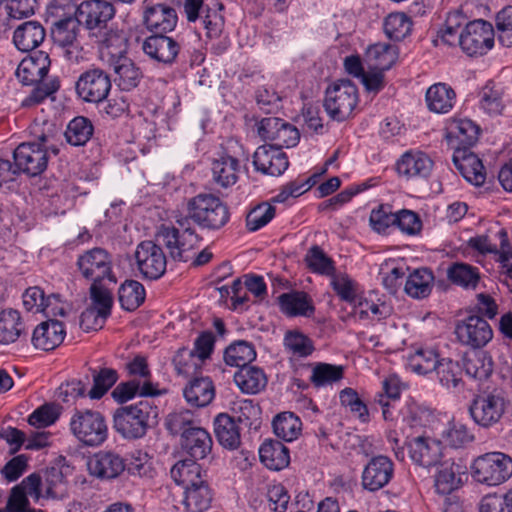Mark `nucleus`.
I'll return each instance as SVG.
<instances>
[{"instance_id": "4be33fe9", "label": "nucleus", "mask_w": 512, "mask_h": 512, "mask_svg": "<svg viewBox=\"0 0 512 512\" xmlns=\"http://www.w3.org/2000/svg\"><path fill=\"white\" fill-rule=\"evenodd\" d=\"M253 165L262 174L280 176L287 170L289 161L286 153L279 147L262 145L254 152Z\"/></svg>"}, {"instance_id": "6e6d98bb", "label": "nucleus", "mask_w": 512, "mask_h": 512, "mask_svg": "<svg viewBox=\"0 0 512 512\" xmlns=\"http://www.w3.org/2000/svg\"><path fill=\"white\" fill-rule=\"evenodd\" d=\"M106 283H91L89 287L91 305L89 307L95 309L103 316L110 317L114 298L111 289L107 287Z\"/></svg>"}, {"instance_id": "de8ad7c7", "label": "nucleus", "mask_w": 512, "mask_h": 512, "mask_svg": "<svg viewBox=\"0 0 512 512\" xmlns=\"http://www.w3.org/2000/svg\"><path fill=\"white\" fill-rule=\"evenodd\" d=\"M146 291L144 286L137 280L127 279L118 289V301L122 309L134 311L145 301Z\"/></svg>"}, {"instance_id": "0eeeda50", "label": "nucleus", "mask_w": 512, "mask_h": 512, "mask_svg": "<svg viewBox=\"0 0 512 512\" xmlns=\"http://www.w3.org/2000/svg\"><path fill=\"white\" fill-rule=\"evenodd\" d=\"M358 101L357 86L349 79H339L326 88L323 106L332 120L343 122L352 116Z\"/></svg>"}, {"instance_id": "a211bd4d", "label": "nucleus", "mask_w": 512, "mask_h": 512, "mask_svg": "<svg viewBox=\"0 0 512 512\" xmlns=\"http://www.w3.org/2000/svg\"><path fill=\"white\" fill-rule=\"evenodd\" d=\"M394 476V463L385 455L372 457L365 465L362 475V487L370 492H376L387 486Z\"/></svg>"}, {"instance_id": "1a4fd4ad", "label": "nucleus", "mask_w": 512, "mask_h": 512, "mask_svg": "<svg viewBox=\"0 0 512 512\" xmlns=\"http://www.w3.org/2000/svg\"><path fill=\"white\" fill-rule=\"evenodd\" d=\"M473 478L487 486H499L512 476V458L494 451L478 456L471 466Z\"/></svg>"}, {"instance_id": "f704fd0d", "label": "nucleus", "mask_w": 512, "mask_h": 512, "mask_svg": "<svg viewBox=\"0 0 512 512\" xmlns=\"http://www.w3.org/2000/svg\"><path fill=\"white\" fill-rule=\"evenodd\" d=\"M214 433L219 444L228 450H235L241 444L239 426L227 413L218 414L213 422Z\"/></svg>"}, {"instance_id": "864d4df0", "label": "nucleus", "mask_w": 512, "mask_h": 512, "mask_svg": "<svg viewBox=\"0 0 512 512\" xmlns=\"http://www.w3.org/2000/svg\"><path fill=\"white\" fill-rule=\"evenodd\" d=\"M435 475L434 487L438 494L450 495L459 488L461 479L456 476L454 463L440 462Z\"/></svg>"}, {"instance_id": "e2e57ef3", "label": "nucleus", "mask_w": 512, "mask_h": 512, "mask_svg": "<svg viewBox=\"0 0 512 512\" xmlns=\"http://www.w3.org/2000/svg\"><path fill=\"white\" fill-rule=\"evenodd\" d=\"M343 367L329 363H316L310 377L315 387H322L337 382L343 378Z\"/></svg>"}, {"instance_id": "37998d69", "label": "nucleus", "mask_w": 512, "mask_h": 512, "mask_svg": "<svg viewBox=\"0 0 512 512\" xmlns=\"http://www.w3.org/2000/svg\"><path fill=\"white\" fill-rule=\"evenodd\" d=\"M197 461L192 458L178 461L170 470L173 481L186 489L205 479Z\"/></svg>"}, {"instance_id": "4c0bfd02", "label": "nucleus", "mask_w": 512, "mask_h": 512, "mask_svg": "<svg viewBox=\"0 0 512 512\" xmlns=\"http://www.w3.org/2000/svg\"><path fill=\"white\" fill-rule=\"evenodd\" d=\"M184 490L183 505L187 512H205L211 507L213 493L206 479Z\"/></svg>"}, {"instance_id": "49530a36", "label": "nucleus", "mask_w": 512, "mask_h": 512, "mask_svg": "<svg viewBox=\"0 0 512 512\" xmlns=\"http://www.w3.org/2000/svg\"><path fill=\"white\" fill-rule=\"evenodd\" d=\"M24 325L17 310L5 309L0 312V344L9 345L18 340Z\"/></svg>"}, {"instance_id": "6e6552de", "label": "nucleus", "mask_w": 512, "mask_h": 512, "mask_svg": "<svg viewBox=\"0 0 512 512\" xmlns=\"http://www.w3.org/2000/svg\"><path fill=\"white\" fill-rule=\"evenodd\" d=\"M69 428L74 437L87 447L100 446L108 437L105 417L96 410H75L70 419Z\"/></svg>"}, {"instance_id": "4d7b16f0", "label": "nucleus", "mask_w": 512, "mask_h": 512, "mask_svg": "<svg viewBox=\"0 0 512 512\" xmlns=\"http://www.w3.org/2000/svg\"><path fill=\"white\" fill-rule=\"evenodd\" d=\"M441 359L438 353L431 348H420L409 357V366L418 374H428L435 371Z\"/></svg>"}, {"instance_id": "bb28decb", "label": "nucleus", "mask_w": 512, "mask_h": 512, "mask_svg": "<svg viewBox=\"0 0 512 512\" xmlns=\"http://www.w3.org/2000/svg\"><path fill=\"white\" fill-rule=\"evenodd\" d=\"M452 160L463 177L476 186L485 182V167L481 159L469 149H455Z\"/></svg>"}, {"instance_id": "393cba45", "label": "nucleus", "mask_w": 512, "mask_h": 512, "mask_svg": "<svg viewBox=\"0 0 512 512\" xmlns=\"http://www.w3.org/2000/svg\"><path fill=\"white\" fill-rule=\"evenodd\" d=\"M212 180L221 187L228 188L235 185L239 179L240 161L236 155L222 151L211 163Z\"/></svg>"}, {"instance_id": "c03bdc74", "label": "nucleus", "mask_w": 512, "mask_h": 512, "mask_svg": "<svg viewBox=\"0 0 512 512\" xmlns=\"http://www.w3.org/2000/svg\"><path fill=\"white\" fill-rule=\"evenodd\" d=\"M434 282V275L428 268L414 270L406 279L404 290L407 295L415 299L427 297Z\"/></svg>"}, {"instance_id": "20e7f679", "label": "nucleus", "mask_w": 512, "mask_h": 512, "mask_svg": "<svg viewBox=\"0 0 512 512\" xmlns=\"http://www.w3.org/2000/svg\"><path fill=\"white\" fill-rule=\"evenodd\" d=\"M165 424L172 435L180 436L181 449L190 458L202 460L212 452V437L199 425L192 411L183 409L170 413Z\"/></svg>"}, {"instance_id": "ea45409f", "label": "nucleus", "mask_w": 512, "mask_h": 512, "mask_svg": "<svg viewBox=\"0 0 512 512\" xmlns=\"http://www.w3.org/2000/svg\"><path fill=\"white\" fill-rule=\"evenodd\" d=\"M479 127L470 119H453L448 127L447 136L455 141V149H469L478 139Z\"/></svg>"}, {"instance_id": "b1692460", "label": "nucleus", "mask_w": 512, "mask_h": 512, "mask_svg": "<svg viewBox=\"0 0 512 512\" xmlns=\"http://www.w3.org/2000/svg\"><path fill=\"white\" fill-rule=\"evenodd\" d=\"M143 22L153 34H167L175 29L178 15L173 7L166 4L149 5L147 3Z\"/></svg>"}, {"instance_id": "e433bc0d", "label": "nucleus", "mask_w": 512, "mask_h": 512, "mask_svg": "<svg viewBox=\"0 0 512 512\" xmlns=\"http://www.w3.org/2000/svg\"><path fill=\"white\" fill-rule=\"evenodd\" d=\"M260 461L268 469L279 471L290 463L289 449L279 440H266L259 448Z\"/></svg>"}, {"instance_id": "0e129e2a", "label": "nucleus", "mask_w": 512, "mask_h": 512, "mask_svg": "<svg viewBox=\"0 0 512 512\" xmlns=\"http://www.w3.org/2000/svg\"><path fill=\"white\" fill-rule=\"evenodd\" d=\"M305 261L309 269L315 273L327 276L335 274L333 260L318 245H314L308 250Z\"/></svg>"}, {"instance_id": "09e8293b", "label": "nucleus", "mask_w": 512, "mask_h": 512, "mask_svg": "<svg viewBox=\"0 0 512 512\" xmlns=\"http://www.w3.org/2000/svg\"><path fill=\"white\" fill-rule=\"evenodd\" d=\"M93 385L87 392L92 400L101 399L118 381L119 374L116 369L109 367L91 368Z\"/></svg>"}, {"instance_id": "ddd939ff", "label": "nucleus", "mask_w": 512, "mask_h": 512, "mask_svg": "<svg viewBox=\"0 0 512 512\" xmlns=\"http://www.w3.org/2000/svg\"><path fill=\"white\" fill-rule=\"evenodd\" d=\"M115 13V7L109 0H84L79 4L78 22L91 39L112 26Z\"/></svg>"}, {"instance_id": "473e14b6", "label": "nucleus", "mask_w": 512, "mask_h": 512, "mask_svg": "<svg viewBox=\"0 0 512 512\" xmlns=\"http://www.w3.org/2000/svg\"><path fill=\"white\" fill-rule=\"evenodd\" d=\"M124 369L130 379L139 381L141 384H143L142 395H160V392L152 382V373L146 356L142 354L135 355L132 359L125 363Z\"/></svg>"}, {"instance_id": "c756f323", "label": "nucleus", "mask_w": 512, "mask_h": 512, "mask_svg": "<svg viewBox=\"0 0 512 512\" xmlns=\"http://www.w3.org/2000/svg\"><path fill=\"white\" fill-rule=\"evenodd\" d=\"M46 31L38 21H26L13 34V43L22 52H31L42 44Z\"/></svg>"}, {"instance_id": "69168bd1", "label": "nucleus", "mask_w": 512, "mask_h": 512, "mask_svg": "<svg viewBox=\"0 0 512 512\" xmlns=\"http://www.w3.org/2000/svg\"><path fill=\"white\" fill-rule=\"evenodd\" d=\"M339 398L341 405L348 408L361 422L366 423L369 421L367 405L361 400L356 390L349 387L345 388L340 392Z\"/></svg>"}, {"instance_id": "aec40b11", "label": "nucleus", "mask_w": 512, "mask_h": 512, "mask_svg": "<svg viewBox=\"0 0 512 512\" xmlns=\"http://www.w3.org/2000/svg\"><path fill=\"white\" fill-rule=\"evenodd\" d=\"M38 501L42 497V479L38 473H32L25 477L18 485L11 489L7 501L9 512H28L29 499Z\"/></svg>"}, {"instance_id": "5fc2aeb1", "label": "nucleus", "mask_w": 512, "mask_h": 512, "mask_svg": "<svg viewBox=\"0 0 512 512\" xmlns=\"http://www.w3.org/2000/svg\"><path fill=\"white\" fill-rule=\"evenodd\" d=\"M331 286L340 300L356 305L360 298V286L349 275L345 273L332 275Z\"/></svg>"}, {"instance_id": "f03ea898", "label": "nucleus", "mask_w": 512, "mask_h": 512, "mask_svg": "<svg viewBox=\"0 0 512 512\" xmlns=\"http://www.w3.org/2000/svg\"><path fill=\"white\" fill-rule=\"evenodd\" d=\"M56 130L51 123H34L30 126V134L38 142H23L13 153L16 170L30 177L42 174L48 166V151L57 155L59 149L53 144Z\"/></svg>"}, {"instance_id": "cd10ccee", "label": "nucleus", "mask_w": 512, "mask_h": 512, "mask_svg": "<svg viewBox=\"0 0 512 512\" xmlns=\"http://www.w3.org/2000/svg\"><path fill=\"white\" fill-rule=\"evenodd\" d=\"M66 331L62 322L48 320L39 324L33 331L32 343L36 349L50 351L64 340Z\"/></svg>"}, {"instance_id": "052dcab7", "label": "nucleus", "mask_w": 512, "mask_h": 512, "mask_svg": "<svg viewBox=\"0 0 512 512\" xmlns=\"http://www.w3.org/2000/svg\"><path fill=\"white\" fill-rule=\"evenodd\" d=\"M469 20L460 10L449 12L441 30V40L448 46L456 47L460 31Z\"/></svg>"}, {"instance_id": "9d476101", "label": "nucleus", "mask_w": 512, "mask_h": 512, "mask_svg": "<svg viewBox=\"0 0 512 512\" xmlns=\"http://www.w3.org/2000/svg\"><path fill=\"white\" fill-rule=\"evenodd\" d=\"M495 44L493 25L484 20L468 21L460 31L456 46L468 57L477 58L486 55Z\"/></svg>"}, {"instance_id": "72a5a7b5", "label": "nucleus", "mask_w": 512, "mask_h": 512, "mask_svg": "<svg viewBox=\"0 0 512 512\" xmlns=\"http://www.w3.org/2000/svg\"><path fill=\"white\" fill-rule=\"evenodd\" d=\"M109 67L114 71V81L122 91L135 89L143 78L142 70L128 56L110 64Z\"/></svg>"}, {"instance_id": "2eb2a0df", "label": "nucleus", "mask_w": 512, "mask_h": 512, "mask_svg": "<svg viewBox=\"0 0 512 512\" xmlns=\"http://www.w3.org/2000/svg\"><path fill=\"white\" fill-rule=\"evenodd\" d=\"M454 333L457 340L465 346L480 350L493 338L490 324L477 314H469L455 324Z\"/></svg>"}, {"instance_id": "39448f33", "label": "nucleus", "mask_w": 512, "mask_h": 512, "mask_svg": "<svg viewBox=\"0 0 512 512\" xmlns=\"http://www.w3.org/2000/svg\"><path fill=\"white\" fill-rule=\"evenodd\" d=\"M157 416V406L149 400H141L118 407L113 413V428L125 439H141L156 424Z\"/></svg>"}, {"instance_id": "423d86ee", "label": "nucleus", "mask_w": 512, "mask_h": 512, "mask_svg": "<svg viewBox=\"0 0 512 512\" xmlns=\"http://www.w3.org/2000/svg\"><path fill=\"white\" fill-rule=\"evenodd\" d=\"M508 407V400L499 388L479 389L472 397L468 412L477 426L490 429L501 423Z\"/></svg>"}, {"instance_id": "6ab92c4d", "label": "nucleus", "mask_w": 512, "mask_h": 512, "mask_svg": "<svg viewBox=\"0 0 512 512\" xmlns=\"http://www.w3.org/2000/svg\"><path fill=\"white\" fill-rule=\"evenodd\" d=\"M142 50L151 60L172 65L177 62L181 46L178 41L166 34H152L143 40Z\"/></svg>"}, {"instance_id": "bf43d9fd", "label": "nucleus", "mask_w": 512, "mask_h": 512, "mask_svg": "<svg viewBox=\"0 0 512 512\" xmlns=\"http://www.w3.org/2000/svg\"><path fill=\"white\" fill-rule=\"evenodd\" d=\"M284 345L292 356L298 358L308 357L315 350L312 339L299 331H288L284 337Z\"/></svg>"}, {"instance_id": "680f3d73", "label": "nucleus", "mask_w": 512, "mask_h": 512, "mask_svg": "<svg viewBox=\"0 0 512 512\" xmlns=\"http://www.w3.org/2000/svg\"><path fill=\"white\" fill-rule=\"evenodd\" d=\"M435 372L441 385L446 388H456L462 382V366L450 358L441 359Z\"/></svg>"}, {"instance_id": "8fccbe9b", "label": "nucleus", "mask_w": 512, "mask_h": 512, "mask_svg": "<svg viewBox=\"0 0 512 512\" xmlns=\"http://www.w3.org/2000/svg\"><path fill=\"white\" fill-rule=\"evenodd\" d=\"M272 426L275 435L286 442L296 440L302 430V422L293 412L279 413L274 417Z\"/></svg>"}, {"instance_id": "79ce46f5", "label": "nucleus", "mask_w": 512, "mask_h": 512, "mask_svg": "<svg viewBox=\"0 0 512 512\" xmlns=\"http://www.w3.org/2000/svg\"><path fill=\"white\" fill-rule=\"evenodd\" d=\"M480 108L490 116L501 115L504 108V88L493 81H488L479 92Z\"/></svg>"}, {"instance_id": "5701e85b", "label": "nucleus", "mask_w": 512, "mask_h": 512, "mask_svg": "<svg viewBox=\"0 0 512 512\" xmlns=\"http://www.w3.org/2000/svg\"><path fill=\"white\" fill-rule=\"evenodd\" d=\"M433 160L424 152L410 150L396 162V171L400 177L410 179H427L433 169Z\"/></svg>"}, {"instance_id": "a19ab883", "label": "nucleus", "mask_w": 512, "mask_h": 512, "mask_svg": "<svg viewBox=\"0 0 512 512\" xmlns=\"http://www.w3.org/2000/svg\"><path fill=\"white\" fill-rule=\"evenodd\" d=\"M234 382L246 394H257L267 385L264 371L256 366H246L234 374Z\"/></svg>"}, {"instance_id": "603ef678", "label": "nucleus", "mask_w": 512, "mask_h": 512, "mask_svg": "<svg viewBox=\"0 0 512 512\" xmlns=\"http://www.w3.org/2000/svg\"><path fill=\"white\" fill-rule=\"evenodd\" d=\"M94 134L92 121L84 116L73 118L64 133L66 141L72 146H84Z\"/></svg>"}, {"instance_id": "f257e3e1", "label": "nucleus", "mask_w": 512, "mask_h": 512, "mask_svg": "<svg viewBox=\"0 0 512 512\" xmlns=\"http://www.w3.org/2000/svg\"><path fill=\"white\" fill-rule=\"evenodd\" d=\"M186 212V215L176 217L175 225L162 224L156 234L171 259L178 262L191 260L202 239L194 224L201 229L218 231L230 220L227 204L211 193H199L189 198Z\"/></svg>"}, {"instance_id": "f3484780", "label": "nucleus", "mask_w": 512, "mask_h": 512, "mask_svg": "<svg viewBox=\"0 0 512 512\" xmlns=\"http://www.w3.org/2000/svg\"><path fill=\"white\" fill-rule=\"evenodd\" d=\"M81 23L78 18H70L52 22L51 36L54 43L64 48V56L71 62L78 61L81 46L78 42Z\"/></svg>"}, {"instance_id": "9b49d317", "label": "nucleus", "mask_w": 512, "mask_h": 512, "mask_svg": "<svg viewBox=\"0 0 512 512\" xmlns=\"http://www.w3.org/2000/svg\"><path fill=\"white\" fill-rule=\"evenodd\" d=\"M76 266L86 280L96 282L117 283L113 272L112 255L105 249L95 247L78 256Z\"/></svg>"}, {"instance_id": "a18cd8bd", "label": "nucleus", "mask_w": 512, "mask_h": 512, "mask_svg": "<svg viewBox=\"0 0 512 512\" xmlns=\"http://www.w3.org/2000/svg\"><path fill=\"white\" fill-rule=\"evenodd\" d=\"M447 278L454 285L475 290L480 282V272L468 263L455 262L447 268Z\"/></svg>"}, {"instance_id": "774afa93", "label": "nucleus", "mask_w": 512, "mask_h": 512, "mask_svg": "<svg viewBox=\"0 0 512 512\" xmlns=\"http://www.w3.org/2000/svg\"><path fill=\"white\" fill-rule=\"evenodd\" d=\"M397 212L392 211L389 204H381L374 208L369 217L371 228L378 233H385L388 228L395 226Z\"/></svg>"}, {"instance_id": "a878e982", "label": "nucleus", "mask_w": 512, "mask_h": 512, "mask_svg": "<svg viewBox=\"0 0 512 512\" xmlns=\"http://www.w3.org/2000/svg\"><path fill=\"white\" fill-rule=\"evenodd\" d=\"M125 460L112 451H99L88 462L91 475L100 479H114L125 471Z\"/></svg>"}, {"instance_id": "3c124183", "label": "nucleus", "mask_w": 512, "mask_h": 512, "mask_svg": "<svg viewBox=\"0 0 512 512\" xmlns=\"http://www.w3.org/2000/svg\"><path fill=\"white\" fill-rule=\"evenodd\" d=\"M254 345L245 340H239L230 344L224 352V360L227 365L239 369L249 366L256 359Z\"/></svg>"}, {"instance_id": "2f4dec72", "label": "nucleus", "mask_w": 512, "mask_h": 512, "mask_svg": "<svg viewBox=\"0 0 512 512\" xmlns=\"http://www.w3.org/2000/svg\"><path fill=\"white\" fill-rule=\"evenodd\" d=\"M425 102L429 111L446 114L453 109L456 103V92L446 83H435L427 89Z\"/></svg>"}, {"instance_id": "c9c22d12", "label": "nucleus", "mask_w": 512, "mask_h": 512, "mask_svg": "<svg viewBox=\"0 0 512 512\" xmlns=\"http://www.w3.org/2000/svg\"><path fill=\"white\" fill-rule=\"evenodd\" d=\"M186 401L193 407H205L215 397V387L209 377H195L183 390Z\"/></svg>"}, {"instance_id": "13d9d810", "label": "nucleus", "mask_w": 512, "mask_h": 512, "mask_svg": "<svg viewBox=\"0 0 512 512\" xmlns=\"http://www.w3.org/2000/svg\"><path fill=\"white\" fill-rule=\"evenodd\" d=\"M411 30L412 21L405 13H391L384 20V32L391 40H403Z\"/></svg>"}, {"instance_id": "58836bf2", "label": "nucleus", "mask_w": 512, "mask_h": 512, "mask_svg": "<svg viewBox=\"0 0 512 512\" xmlns=\"http://www.w3.org/2000/svg\"><path fill=\"white\" fill-rule=\"evenodd\" d=\"M397 58V47L389 43L372 44L365 53L366 62L371 70H389Z\"/></svg>"}, {"instance_id": "7c9ffc66", "label": "nucleus", "mask_w": 512, "mask_h": 512, "mask_svg": "<svg viewBox=\"0 0 512 512\" xmlns=\"http://www.w3.org/2000/svg\"><path fill=\"white\" fill-rule=\"evenodd\" d=\"M466 375L479 382L487 380L493 373L494 362L491 355L483 350H472L463 356Z\"/></svg>"}, {"instance_id": "7ed1b4c3", "label": "nucleus", "mask_w": 512, "mask_h": 512, "mask_svg": "<svg viewBox=\"0 0 512 512\" xmlns=\"http://www.w3.org/2000/svg\"><path fill=\"white\" fill-rule=\"evenodd\" d=\"M50 65L48 53L41 50L32 52L19 63L15 72L16 77L22 84L34 86L30 94L22 100V107L37 106L60 89L57 77L45 80Z\"/></svg>"}, {"instance_id": "dca6fc26", "label": "nucleus", "mask_w": 512, "mask_h": 512, "mask_svg": "<svg viewBox=\"0 0 512 512\" xmlns=\"http://www.w3.org/2000/svg\"><path fill=\"white\" fill-rule=\"evenodd\" d=\"M91 39L97 45L101 60L108 65L128 56L129 41L123 30L111 26Z\"/></svg>"}, {"instance_id": "c85d7f7f", "label": "nucleus", "mask_w": 512, "mask_h": 512, "mask_svg": "<svg viewBox=\"0 0 512 512\" xmlns=\"http://www.w3.org/2000/svg\"><path fill=\"white\" fill-rule=\"evenodd\" d=\"M280 311L288 317H310L315 307L312 298L304 291L292 290L278 296Z\"/></svg>"}, {"instance_id": "338daca9", "label": "nucleus", "mask_w": 512, "mask_h": 512, "mask_svg": "<svg viewBox=\"0 0 512 512\" xmlns=\"http://www.w3.org/2000/svg\"><path fill=\"white\" fill-rule=\"evenodd\" d=\"M275 207L263 202L252 208L246 216V227L254 232L267 225L275 216Z\"/></svg>"}, {"instance_id": "412c9836", "label": "nucleus", "mask_w": 512, "mask_h": 512, "mask_svg": "<svg viewBox=\"0 0 512 512\" xmlns=\"http://www.w3.org/2000/svg\"><path fill=\"white\" fill-rule=\"evenodd\" d=\"M411 460L424 468L437 466L443 456L442 443L428 436H417L407 442Z\"/></svg>"}, {"instance_id": "4468645a", "label": "nucleus", "mask_w": 512, "mask_h": 512, "mask_svg": "<svg viewBox=\"0 0 512 512\" xmlns=\"http://www.w3.org/2000/svg\"><path fill=\"white\" fill-rule=\"evenodd\" d=\"M137 270L145 280H158L166 272L167 257L162 247L151 240L140 242L134 253Z\"/></svg>"}, {"instance_id": "f8f14e48", "label": "nucleus", "mask_w": 512, "mask_h": 512, "mask_svg": "<svg viewBox=\"0 0 512 512\" xmlns=\"http://www.w3.org/2000/svg\"><path fill=\"white\" fill-rule=\"evenodd\" d=\"M112 88L110 74L104 69L91 65L75 82V93L86 103L98 104L104 101Z\"/></svg>"}]
</instances>
